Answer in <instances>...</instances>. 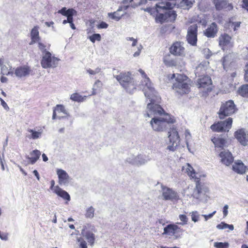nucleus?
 Instances as JSON below:
<instances>
[{
	"mask_svg": "<svg viewBox=\"0 0 248 248\" xmlns=\"http://www.w3.org/2000/svg\"><path fill=\"white\" fill-rule=\"evenodd\" d=\"M160 100V97L153 101L149 99L150 103L147 104V112L145 114V117H152L150 124L154 130L158 132L166 130L170 124H173L175 122L173 117L165 113L161 106L155 103H159Z\"/></svg>",
	"mask_w": 248,
	"mask_h": 248,
	"instance_id": "f257e3e1",
	"label": "nucleus"
},
{
	"mask_svg": "<svg viewBox=\"0 0 248 248\" xmlns=\"http://www.w3.org/2000/svg\"><path fill=\"white\" fill-rule=\"evenodd\" d=\"M139 72L144 78V80L141 81L140 88H142V91L146 97L149 99H152V101H155V99H159V96L153 86L149 78L147 77L144 71L140 69Z\"/></svg>",
	"mask_w": 248,
	"mask_h": 248,
	"instance_id": "f03ea898",
	"label": "nucleus"
},
{
	"mask_svg": "<svg viewBox=\"0 0 248 248\" xmlns=\"http://www.w3.org/2000/svg\"><path fill=\"white\" fill-rule=\"evenodd\" d=\"M175 78L176 82L173 83L172 88L177 93L180 94L187 93L190 91L188 84V78L187 76L173 74L171 78Z\"/></svg>",
	"mask_w": 248,
	"mask_h": 248,
	"instance_id": "7ed1b4c3",
	"label": "nucleus"
},
{
	"mask_svg": "<svg viewBox=\"0 0 248 248\" xmlns=\"http://www.w3.org/2000/svg\"><path fill=\"white\" fill-rule=\"evenodd\" d=\"M121 85L127 92L132 93L136 90L137 82L131 78L128 73H121L117 76H114Z\"/></svg>",
	"mask_w": 248,
	"mask_h": 248,
	"instance_id": "20e7f679",
	"label": "nucleus"
},
{
	"mask_svg": "<svg viewBox=\"0 0 248 248\" xmlns=\"http://www.w3.org/2000/svg\"><path fill=\"white\" fill-rule=\"evenodd\" d=\"M174 1L161 2L156 4V11L159 13L161 10H167L165 12L167 20L170 21H174L176 17V14L174 11L171 10L175 5Z\"/></svg>",
	"mask_w": 248,
	"mask_h": 248,
	"instance_id": "39448f33",
	"label": "nucleus"
},
{
	"mask_svg": "<svg viewBox=\"0 0 248 248\" xmlns=\"http://www.w3.org/2000/svg\"><path fill=\"white\" fill-rule=\"evenodd\" d=\"M236 110V106L233 101L230 100L223 104L218 112L220 119H223L226 116L233 114Z\"/></svg>",
	"mask_w": 248,
	"mask_h": 248,
	"instance_id": "423d86ee",
	"label": "nucleus"
},
{
	"mask_svg": "<svg viewBox=\"0 0 248 248\" xmlns=\"http://www.w3.org/2000/svg\"><path fill=\"white\" fill-rule=\"evenodd\" d=\"M168 138L170 144L167 147V149L172 152L176 150L180 141V138L177 129L173 127L168 132Z\"/></svg>",
	"mask_w": 248,
	"mask_h": 248,
	"instance_id": "0eeeda50",
	"label": "nucleus"
},
{
	"mask_svg": "<svg viewBox=\"0 0 248 248\" xmlns=\"http://www.w3.org/2000/svg\"><path fill=\"white\" fill-rule=\"evenodd\" d=\"M59 61V59L52 56L49 51H45L43 54L41 64L44 68L55 67L58 64Z\"/></svg>",
	"mask_w": 248,
	"mask_h": 248,
	"instance_id": "6e6552de",
	"label": "nucleus"
},
{
	"mask_svg": "<svg viewBox=\"0 0 248 248\" xmlns=\"http://www.w3.org/2000/svg\"><path fill=\"white\" fill-rule=\"evenodd\" d=\"M232 119L229 117L225 121L214 124L210 128L214 132H228L232 127Z\"/></svg>",
	"mask_w": 248,
	"mask_h": 248,
	"instance_id": "1a4fd4ad",
	"label": "nucleus"
},
{
	"mask_svg": "<svg viewBox=\"0 0 248 248\" xmlns=\"http://www.w3.org/2000/svg\"><path fill=\"white\" fill-rule=\"evenodd\" d=\"M161 192L163 199L165 201H177L179 199V195L177 192L172 188L162 185L161 186Z\"/></svg>",
	"mask_w": 248,
	"mask_h": 248,
	"instance_id": "9d476101",
	"label": "nucleus"
},
{
	"mask_svg": "<svg viewBox=\"0 0 248 248\" xmlns=\"http://www.w3.org/2000/svg\"><path fill=\"white\" fill-rule=\"evenodd\" d=\"M94 226L90 224H86L83 225L81 230V234L88 241V243L93 246L95 240V235L93 232Z\"/></svg>",
	"mask_w": 248,
	"mask_h": 248,
	"instance_id": "9b49d317",
	"label": "nucleus"
},
{
	"mask_svg": "<svg viewBox=\"0 0 248 248\" xmlns=\"http://www.w3.org/2000/svg\"><path fill=\"white\" fill-rule=\"evenodd\" d=\"M198 26L193 24L188 27L186 35V40L189 44L192 46H196L197 42Z\"/></svg>",
	"mask_w": 248,
	"mask_h": 248,
	"instance_id": "f8f14e48",
	"label": "nucleus"
},
{
	"mask_svg": "<svg viewBox=\"0 0 248 248\" xmlns=\"http://www.w3.org/2000/svg\"><path fill=\"white\" fill-rule=\"evenodd\" d=\"M170 52L175 56H184L185 48L184 42L181 41L174 42L170 48Z\"/></svg>",
	"mask_w": 248,
	"mask_h": 248,
	"instance_id": "ddd939ff",
	"label": "nucleus"
},
{
	"mask_svg": "<svg viewBox=\"0 0 248 248\" xmlns=\"http://www.w3.org/2000/svg\"><path fill=\"white\" fill-rule=\"evenodd\" d=\"M77 15V11L73 8L67 9L63 7V16L66 17V19H63V24L69 23L70 26L73 30L76 29V27L73 23V16Z\"/></svg>",
	"mask_w": 248,
	"mask_h": 248,
	"instance_id": "4468645a",
	"label": "nucleus"
},
{
	"mask_svg": "<svg viewBox=\"0 0 248 248\" xmlns=\"http://www.w3.org/2000/svg\"><path fill=\"white\" fill-rule=\"evenodd\" d=\"M177 224H170L164 228V234L170 236L178 237V234L183 232V229L178 226Z\"/></svg>",
	"mask_w": 248,
	"mask_h": 248,
	"instance_id": "2eb2a0df",
	"label": "nucleus"
},
{
	"mask_svg": "<svg viewBox=\"0 0 248 248\" xmlns=\"http://www.w3.org/2000/svg\"><path fill=\"white\" fill-rule=\"evenodd\" d=\"M234 136L243 146L248 145V130L244 128L238 129L234 133Z\"/></svg>",
	"mask_w": 248,
	"mask_h": 248,
	"instance_id": "dca6fc26",
	"label": "nucleus"
},
{
	"mask_svg": "<svg viewBox=\"0 0 248 248\" xmlns=\"http://www.w3.org/2000/svg\"><path fill=\"white\" fill-rule=\"evenodd\" d=\"M220 162L224 165L229 166L234 160V157L232 154L228 150H224L221 151L219 155Z\"/></svg>",
	"mask_w": 248,
	"mask_h": 248,
	"instance_id": "f3484780",
	"label": "nucleus"
},
{
	"mask_svg": "<svg viewBox=\"0 0 248 248\" xmlns=\"http://www.w3.org/2000/svg\"><path fill=\"white\" fill-rule=\"evenodd\" d=\"M212 80L210 77L205 76L200 78L198 81V86L199 88H203L205 92H210L211 88Z\"/></svg>",
	"mask_w": 248,
	"mask_h": 248,
	"instance_id": "a211bd4d",
	"label": "nucleus"
},
{
	"mask_svg": "<svg viewBox=\"0 0 248 248\" xmlns=\"http://www.w3.org/2000/svg\"><path fill=\"white\" fill-rule=\"evenodd\" d=\"M31 71L30 66L24 65L16 67L14 71V75H15L17 78H21L28 76Z\"/></svg>",
	"mask_w": 248,
	"mask_h": 248,
	"instance_id": "6ab92c4d",
	"label": "nucleus"
},
{
	"mask_svg": "<svg viewBox=\"0 0 248 248\" xmlns=\"http://www.w3.org/2000/svg\"><path fill=\"white\" fill-rule=\"evenodd\" d=\"M213 2L215 6L216 9L218 11L225 9L226 11H230L233 8L231 3H229L226 0H213Z\"/></svg>",
	"mask_w": 248,
	"mask_h": 248,
	"instance_id": "aec40b11",
	"label": "nucleus"
},
{
	"mask_svg": "<svg viewBox=\"0 0 248 248\" xmlns=\"http://www.w3.org/2000/svg\"><path fill=\"white\" fill-rule=\"evenodd\" d=\"M41 155V152L38 150H34L31 152L30 155H27L26 158L28 159V161H23V164L26 166L30 163L34 164L38 160Z\"/></svg>",
	"mask_w": 248,
	"mask_h": 248,
	"instance_id": "412c9836",
	"label": "nucleus"
},
{
	"mask_svg": "<svg viewBox=\"0 0 248 248\" xmlns=\"http://www.w3.org/2000/svg\"><path fill=\"white\" fill-rule=\"evenodd\" d=\"M26 137L29 140H37L40 139L43 133V130L39 129L37 130L36 128L31 129L28 128L27 130Z\"/></svg>",
	"mask_w": 248,
	"mask_h": 248,
	"instance_id": "4be33fe9",
	"label": "nucleus"
},
{
	"mask_svg": "<svg viewBox=\"0 0 248 248\" xmlns=\"http://www.w3.org/2000/svg\"><path fill=\"white\" fill-rule=\"evenodd\" d=\"M205 191L202 187V186L199 183V180H198L196 182V188L193 191V197L198 200H201L205 195Z\"/></svg>",
	"mask_w": 248,
	"mask_h": 248,
	"instance_id": "5701e85b",
	"label": "nucleus"
},
{
	"mask_svg": "<svg viewBox=\"0 0 248 248\" xmlns=\"http://www.w3.org/2000/svg\"><path fill=\"white\" fill-rule=\"evenodd\" d=\"M232 170L239 174H243L246 172V167L240 160H237L232 166Z\"/></svg>",
	"mask_w": 248,
	"mask_h": 248,
	"instance_id": "b1692460",
	"label": "nucleus"
},
{
	"mask_svg": "<svg viewBox=\"0 0 248 248\" xmlns=\"http://www.w3.org/2000/svg\"><path fill=\"white\" fill-rule=\"evenodd\" d=\"M217 31V25L213 22L208 27L204 32V34L208 38H214L216 35Z\"/></svg>",
	"mask_w": 248,
	"mask_h": 248,
	"instance_id": "393cba45",
	"label": "nucleus"
},
{
	"mask_svg": "<svg viewBox=\"0 0 248 248\" xmlns=\"http://www.w3.org/2000/svg\"><path fill=\"white\" fill-rule=\"evenodd\" d=\"M212 141L214 143L216 148L223 149L224 147L227 146L226 140L224 138L214 137L212 139Z\"/></svg>",
	"mask_w": 248,
	"mask_h": 248,
	"instance_id": "a878e982",
	"label": "nucleus"
},
{
	"mask_svg": "<svg viewBox=\"0 0 248 248\" xmlns=\"http://www.w3.org/2000/svg\"><path fill=\"white\" fill-rule=\"evenodd\" d=\"M38 29L39 27L36 26H34V28L31 30V41L30 44V45L33 44L40 41V38L39 36Z\"/></svg>",
	"mask_w": 248,
	"mask_h": 248,
	"instance_id": "bb28decb",
	"label": "nucleus"
},
{
	"mask_svg": "<svg viewBox=\"0 0 248 248\" xmlns=\"http://www.w3.org/2000/svg\"><path fill=\"white\" fill-rule=\"evenodd\" d=\"M231 37L227 34L224 33L219 37V44L222 47L230 45L231 43Z\"/></svg>",
	"mask_w": 248,
	"mask_h": 248,
	"instance_id": "cd10ccee",
	"label": "nucleus"
},
{
	"mask_svg": "<svg viewBox=\"0 0 248 248\" xmlns=\"http://www.w3.org/2000/svg\"><path fill=\"white\" fill-rule=\"evenodd\" d=\"M122 8H119L118 10L113 13H108V16L117 21H119L122 17L124 16L126 13L120 14V12L122 11Z\"/></svg>",
	"mask_w": 248,
	"mask_h": 248,
	"instance_id": "c85d7f7f",
	"label": "nucleus"
},
{
	"mask_svg": "<svg viewBox=\"0 0 248 248\" xmlns=\"http://www.w3.org/2000/svg\"><path fill=\"white\" fill-rule=\"evenodd\" d=\"M73 120V117L63 108V124L67 126L71 125Z\"/></svg>",
	"mask_w": 248,
	"mask_h": 248,
	"instance_id": "c756f323",
	"label": "nucleus"
},
{
	"mask_svg": "<svg viewBox=\"0 0 248 248\" xmlns=\"http://www.w3.org/2000/svg\"><path fill=\"white\" fill-rule=\"evenodd\" d=\"M182 170L187 173L189 176H191L192 178H195L197 179H199L197 176V174H195L194 170L189 164H187L186 166L183 167Z\"/></svg>",
	"mask_w": 248,
	"mask_h": 248,
	"instance_id": "7c9ffc66",
	"label": "nucleus"
},
{
	"mask_svg": "<svg viewBox=\"0 0 248 248\" xmlns=\"http://www.w3.org/2000/svg\"><path fill=\"white\" fill-rule=\"evenodd\" d=\"M0 66L1 67V73L2 75H11L12 76L14 75V71H9L8 66L3 64V60L2 59H0Z\"/></svg>",
	"mask_w": 248,
	"mask_h": 248,
	"instance_id": "2f4dec72",
	"label": "nucleus"
},
{
	"mask_svg": "<svg viewBox=\"0 0 248 248\" xmlns=\"http://www.w3.org/2000/svg\"><path fill=\"white\" fill-rule=\"evenodd\" d=\"M62 113V105H58L53 109L52 119H61V113Z\"/></svg>",
	"mask_w": 248,
	"mask_h": 248,
	"instance_id": "473e14b6",
	"label": "nucleus"
},
{
	"mask_svg": "<svg viewBox=\"0 0 248 248\" xmlns=\"http://www.w3.org/2000/svg\"><path fill=\"white\" fill-rule=\"evenodd\" d=\"M150 160L148 156L145 155H140L136 156V165L140 166L144 165Z\"/></svg>",
	"mask_w": 248,
	"mask_h": 248,
	"instance_id": "72a5a7b5",
	"label": "nucleus"
},
{
	"mask_svg": "<svg viewBox=\"0 0 248 248\" xmlns=\"http://www.w3.org/2000/svg\"><path fill=\"white\" fill-rule=\"evenodd\" d=\"M50 189L53 192L55 193L59 196L62 197V190L59 186H55V181L53 180H51L50 182Z\"/></svg>",
	"mask_w": 248,
	"mask_h": 248,
	"instance_id": "f704fd0d",
	"label": "nucleus"
},
{
	"mask_svg": "<svg viewBox=\"0 0 248 248\" xmlns=\"http://www.w3.org/2000/svg\"><path fill=\"white\" fill-rule=\"evenodd\" d=\"M87 96H81L77 93L72 94L70 96V99L75 102H82L85 101Z\"/></svg>",
	"mask_w": 248,
	"mask_h": 248,
	"instance_id": "c9c22d12",
	"label": "nucleus"
},
{
	"mask_svg": "<svg viewBox=\"0 0 248 248\" xmlns=\"http://www.w3.org/2000/svg\"><path fill=\"white\" fill-rule=\"evenodd\" d=\"M238 92L239 95L248 98V84L241 86L238 89Z\"/></svg>",
	"mask_w": 248,
	"mask_h": 248,
	"instance_id": "e433bc0d",
	"label": "nucleus"
},
{
	"mask_svg": "<svg viewBox=\"0 0 248 248\" xmlns=\"http://www.w3.org/2000/svg\"><path fill=\"white\" fill-rule=\"evenodd\" d=\"M94 212L95 209L92 206H90L86 210L85 217L87 218H93L94 217Z\"/></svg>",
	"mask_w": 248,
	"mask_h": 248,
	"instance_id": "4c0bfd02",
	"label": "nucleus"
},
{
	"mask_svg": "<svg viewBox=\"0 0 248 248\" xmlns=\"http://www.w3.org/2000/svg\"><path fill=\"white\" fill-rule=\"evenodd\" d=\"M163 62L165 65L168 67H172L176 65V61L168 57H165L163 59Z\"/></svg>",
	"mask_w": 248,
	"mask_h": 248,
	"instance_id": "58836bf2",
	"label": "nucleus"
},
{
	"mask_svg": "<svg viewBox=\"0 0 248 248\" xmlns=\"http://www.w3.org/2000/svg\"><path fill=\"white\" fill-rule=\"evenodd\" d=\"M217 228L219 230L228 228L229 230L232 231L234 229V227L232 224H228L224 222H221L217 226Z\"/></svg>",
	"mask_w": 248,
	"mask_h": 248,
	"instance_id": "ea45409f",
	"label": "nucleus"
},
{
	"mask_svg": "<svg viewBox=\"0 0 248 248\" xmlns=\"http://www.w3.org/2000/svg\"><path fill=\"white\" fill-rule=\"evenodd\" d=\"M194 0H182L180 2V6L184 9H189L192 7Z\"/></svg>",
	"mask_w": 248,
	"mask_h": 248,
	"instance_id": "a19ab883",
	"label": "nucleus"
},
{
	"mask_svg": "<svg viewBox=\"0 0 248 248\" xmlns=\"http://www.w3.org/2000/svg\"><path fill=\"white\" fill-rule=\"evenodd\" d=\"M71 183L72 179L69 176L66 172L63 170V185L68 186Z\"/></svg>",
	"mask_w": 248,
	"mask_h": 248,
	"instance_id": "79ce46f5",
	"label": "nucleus"
},
{
	"mask_svg": "<svg viewBox=\"0 0 248 248\" xmlns=\"http://www.w3.org/2000/svg\"><path fill=\"white\" fill-rule=\"evenodd\" d=\"M86 72L90 75H95L97 74L102 73L101 69L99 67L96 68L94 70L88 68L86 70Z\"/></svg>",
	"mask_w": 248,
	"mask_h": 248,
	"instance_id": "37998d69",
	"label": "nucleus"
},
{
	"mask_svg": "<svg viewBox=\"0 0 248 248\" xmlns=\"http://www.w3.org/2000/svg\"><path fill=\"white\" fill-rule=\"evenodd\" d=\"M78 242V248H87V245L86 241L82 237H79L77 239Z\"/></svg>",
	"mask_w": 248,
	"mask_h": 248,
	"instance_id": "c03bdc74",
	"label": "nucleus"
},
{
	"mask_svg": "<svg viewBox=\"0 0 248 248\" xmlns=\"http://www.w3.org/2000/svg\"><path fill=\"white\" fill-rule=\"evenodd\" d=\"M214 246L217 248H228L229 244L228 242H215Z\"/></svg>",
	"mask_w": 248,
	"mask_h": 248,
	"instance_id": "a18cd8bd",
	"label": "nucleus"
},
{
	"mask_svg": "<svg viewBox=\"0 0 248 248\" xmlns=\"http://www.w3.org/2000/svg\"><path fill=\"white\" fill-rule=\"evenodd\" d=\"M179 217L182 222L176 223V224H180L181 225H184L187 224L188 218L185 215H180Z\"/></svg>",
	"mask_w": 248,
	"mask_h": 248,
	"instance_id": "49530a36",
	"label": "nucleus"
},
{
	"mask_svg": "<svg viewBox=\"0 0 248 248\" xmlns=\"http://www.w3.org/2000/svg\"><path fill=\"white\" fill-rule=\"evenodd\" d=\"M50 45L49 44L45 45L44 44L41 42H38V47L39 49L42 52L43 54L44 53L45 51H47L46 50L47 48H49Z\"/></svg>",
	"mask_w": 248,
	"mask_h": 248,
	"instance_id": "de8ad7c7",
	"label": "nucleus"
},
{
	"mask_svg": "<svg viewBox=\"0 0 248 248\" xmlns=\"http://www.w3.org/2000/svg\"><path fill=\"white\" fill-rule=\"evenodd\" d=\"M101 38V35L98 33H94L89 37L90 40L93 43H94L95 41H100Z\"/></svg>",
	"mask_w": 248,
	"mask_h": 248,
	"instance_id": "09e8293b",
	"label": "nucleus"
},
{
	"mask_svg": "<svg viewBox=\"0 0 248 248\" xmlns=\"http://www.w3.org/2000/svg\"><path fill=\"white\" fill-rule=\"evenodd\" d=\"M185 135L186 140V144L187 149L188 150V151L190 152H191V149L189 147V145L188 142V140L190 139L191 138V134H190L189 130H186L185 131Z\"/></svg>",
	"mask_w": 248,
	"mask_h": 248,
	"instance_id": "8fccbe9b",
	"label": "nucleus"
},
{
	"mask_svg": "<svg viewBox=\"0 0 248 248\" xmlns=\"http://www.w3.org/2000/svg\"><path fill=\"white\" fill-rule=\"evenodd\" d=\"M167 19L165 13L164 14L159 13V15L156 17V21L160 23H163Z\"/></svg>",
	"mask_w": 248,
	"mask_h": 248,
	"instance_id": "3c124183",
	"label": "nucleus"
},
{
	"mask_svg": "<svg viewBox=\"0 0 248 248\" xmlns=\"http://www.w3.org/2000/svg\"><path fill=\"white\" fill-rule=\"evenodd\" d=\"M191 219L194 222L198 221L199 220L200 215L197 211H193L191 213Z\"/></svg>",
	"mask_w": 248,
	"mask_h": 248,
	"instance_id": "603ef678",
	"label": "nucleus"
},
{
	"mask_svg": "<svg viewBox=\"0 0 248 248\" xmlns=\"http://www.w3.org/2000/svg\"><path fill=\"white\" fill-rule=\"evenodd\" d=\"M126 161L130 164L136 165V156L130 155L127 158Z\"/></svg>",
	"mask_w": 248,
	"mask_h": 248,
	"instance_id": "864d4df0",
	"label": "nucleus"
},
{
	"mask_svg": "<svg viewBox=\"0 0 248 248\" xmlns=\"http://www.w3.org/2000/svg\"><path fill=\"white\" fill-rule=\"evenodd\" d=\"M202 53L204 55L206 58L208 59L209 57H210L212 53L210 50L208 48H205L202 50Z\"/></svg>",
	"mask_w": 248,
	"mask_h": 248,
	"instance_id": "5fc2aeb1",
	"label": "nucleus"
},
{
	"mask_svg": "<svg viewBox=\"0 0 248 248\" xmlns=\"http://www.w3.org/2000/svg\"><path fill=\"white\" fill-rule=\"evenodd\" d=\"M133 1L134 3L133 5H132V6L135 7L140 5L145 4L146 2V0H133Z\"/></svg>",
	"mask_w": 248,
	"mask_h": 248,
	"instance_id": "6e6d98bb",
	"label": "nucleus"
},
{
	"mask_svg": "<svg viewBox=\"0 0 248 248\" xmlns=\"http://www.w3.org/2000/svg\"><path fill=\"white\" fill-rule=\"evenodd\" d=\"M63 200H66L65 202L66 204L68 203V202L70 201V196L69 194L66 191L63 190Z\"/></svg>",
	"mask_w": 248,
	"mask_h": 248,
	"instance_id": "4d7b16f0",
	"label": "nucleus"
},
{
	"mask_svg": "<svg viewBox=\"0 0 248 248\" xmlns=\"http://www.w3.org/2000/svg\"><path fill=\"white\" fill-rule=\"evenodd\" d=\"M0 238L2 240L7 241L8 239V233L0 231Z\"/></svg>",
	"mask_w": 248,
	"mask_h": 248,
	"instance_id": "13d9d810",
	"label": "nucleus"
},
{
	"mask_svg": "<svg viewBox=\"0 0 248 248\" xmlns=\"http://www.w3.org/2000/svg\"><path fill=\"white\" fill-rule=\"evenodd\" d=\"M97 84H99L100 85H101V81L99 80H97L95 82L94 84L93 85V89H93V92H92V95H95V94H96V92H95V91L96 90V85Z\"/></svg>",
	"mask_w": 248,
	"mask_h": 248,
	"instance_id": "bf43d9fd",
	"label": "nucleus"
},
{
	"mask_svg": "<svg viewBox=\"0 0 248 248\" xmlns=\"http://www.w3.org/2000/svg\"><path fill=\"white\" fill-rule=\"evenodd\" d=\"M108 26V25L107 23L104 21H102L97 25V28L98 29H107Z\"/></svg>",
	"mask_w": 248,
	"mask_h": 248,
	"instance_id": "052dcab7",
	"label": "nucleus"
},
{
	"mask_svg": "<svg viewBox=\"0 0 248 248\" xmlns=\"http://www.w3.org/2000/svg\"><path fill=\"white\" fill-rule=\"evenodd\" d=\"M216 213V211H214L211 214H209L208 215H202V216L204 217L205 220L207 221L209 218H212Z\"/></svg>",
	"mask_w": 248,
	"mask_h": 248,
	"instance_id": "680f3d73",
	"label": "nucleus"
},
{
	"mask_svg": "<svg viewBox=\"0 0 248 248\" xmlns=\"http://www.w3.org/2000/svg\"><path fill=\"white\" fill-rule=\"evenodd\" d=\"M244 71V79L246 82H248V64L245 66Z\"/></svg>",
	"mask_w": 248,
	"mask_h": 248,
	"instance_id": "e2e57ef3",
	"label": "nucleus"
},
{
	"mask_svg": "<svg viewBox=\"0 0 248 248\" xmlns=\"http://www.w3.org/2000/svg\"><path fill=\"white\" fill-rule=\"evenodd\" d=\"M142 48L143 47L141 45H140L139 46H138V50L134 53L133 56L134 57H136L139 56L141 50L142 49Z\"/></svg>",
	"mask_w": 248,
	"mask_h": 248,
	"instance_id": "0e129e2a",
	"label": "nucleus"
},
{
	"mask_svg": "<svg viewBox=\"0 0 248 248\" xmlns=\"http://www.w3.org/2000/svg\"><path fill=\"white\" fill-rule=\"evenodd\" d=\"M228 208H229V206L227 204H226L224 206L223 208V214L224 217H226L228 215Z\"/></svg>",
	"mask_w": 248,
	"mask_h": 248,
	"instance_id": "69168bd1",
	"label": "nucleus"
},
{
	"mask_svg": "<svg viewBox=\"0 0 248 248\" xmlns=\"http://www.w3.org/2000/svg\"><path fill=\"white\" fill-rule=\"evenodd\" d=\"M0 100L1 102V105L4 108L7 110H8L9 109V108L6 103L1 98H0Z\"/></svg>",
	"mask_w": 248,
	"mask_h": 248,
	"instance_id": "338daca9",
	"label": "nucleus"
},
{
	"mask_svg": "<svg viewBox=\"0 0 248 248\" xmlns=\"http://www.w3.org/2000/svg\"><path fill=\"white\" fill-rule=\"evenodd\" d=\"M242 7L248 11V0H243Z\"/></svg>",
	"mask_w": 248,
	"mask_h": 248,
	"instance_id": "774afa93",
	"label": "nucleus"
}]
</instances>
